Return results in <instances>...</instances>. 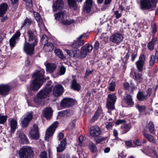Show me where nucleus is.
I'll return each instance as SVG.
<instances>
[{"mask_svg":"<svg viewBox=\"0 0 158 158\" xmlns=\"http://www.w3.org/2000/svg\"><path fill=\"white\" fill-rule=\"evenodd\" d=\"M44 71L41 69L34 73L33 75L34 79L31 84L30 89L35 91L38 90L43 84L44 78Z\"/></svg>","mask_w":158,"mask_h":158,"instance_id":"obj_1","label":"nucleus"},{"mask_svg":"<svg viewBox=\"0 0 158 158\" xmlns=\"http://www.w3.org/2000/svg\"><path fill=\"white\" fill-rule=\"evenodd\" d=\"M54 16L55 19L60 20L63 24L65 25H69L74 22L73 19L70 20L66 19L67 15L66 12L65 11H61L58 13H55Z\"/></svg>","mask_w":158,"mask_h":158,"instance_id":"obj_2","label":"nucleus"},{"mask_svg":"<svg viewBox=\"0 0 158 158\" xmlns=\"http://www.w3.org/2000/svg\"><path fill=\"white\" fill-rule=\"evenodd\" d=\"M33 151L31 148L24 146L19 151L20 158H32L33 156Z\"/></svg>","mask_w":158,"mask_h":158,"instance_id":"obj_3","label":"nucleus"},{"mask_svg":"<svg viewBox=\"0 0 158 158\" xmlns=\"http://www.w3.org/2000/svg\"><path fill=\"white\" fill-rule=\"evenodd\" d=\"M157 0H142L140 1L142 9H154L156 8Z\"/></svg>","mask_w":158,"mask_h":158,"instance_id":"obj_4","label":"nucleus"},{"mask_svg":"<svg viewBox=\"0 0 158 158\" xmlns=\"http://www.w3.org/2000/svg\"><path fill=\"white\" fill-rule=\"evenodd\" d=\"M116 100L115 94H110L107 98L106 107L109 110H112L114 109V104Z\"/></svg>","mask_w":158,"mask_h":158,"instance_id":"obj_5","label":"nucleus"},{"mask_svg":"<svg viewBox=\"0 0 158 158\" xmlns=\"http://www.w3.org/2000/svg\"><path fill=\"white\" fill-rule=\"evenodd\" d=\"M58 125V122L57 121L55 122L46 130L45 136V139L46 140H49V137L53 134L55 129L57 127Z\"/></svg>","mask_w":158,"mask_h":158,"instance_id":"obj_6","label":"nucleus"},{"mask_svg":"<svg viewBox=\"0 0 158 158\" xmlns=\"http://www.w3.org/2000/svg\"><path fill=\"white\" fill-rule=\"evenodd\" d=\"M36 44L30 42L28 43L25 38L23 46V50L27 53L29 55H31L34 51V47Z\"/></svg>","mask_w":158,"mask_h":158,"instance_id":"obj_7","label":"nucleus"},{"mask_svg":"<svg viewBox=\"0 0 158 158\" xmlns=\"http://www.w3.org/2000/svg\"><path fill=\"white\" fill-rule=\"evenodd\" d=\"M29 42L31 43L37 44L38 39L36 36V32L35 30H29L27 32Z\"/></svg>","mask_w":158,"mask_h":158,"instance_id":"obj_8","label":"nucleus"},{"mask_svg":"<svg viewBox=\"0 0 158 158\" xmlns=\"http://www.w3.org/2000/svg\"><path fill=\"white\" fill-rule=\"evenodd\" d=\"M123 39V36L122 35L118 33H115L110 37L111 41L117 44H118L121 43L122 42Z\"/></svg>","mask_w":158,"mask_h":158,"instance_id":"obj_9","label":"nucleus"},{"mask_svg":"<svg viewBox=\"0 0 158 158\" xmlns=\"http://www.w3.org/2000/svg\"><path fill=\"white\" fill-rule=\"evenodd\" d=\"M64 89L63 86L60 84L55 85L53 89V94L56 97L60 96L64 92Z\"/></svg>","mask_w":158,"mask_h":158,"instance_id":"obj_10","label":"nucleus"},{"mask_svg":"<svg viewBox=\"0 0 158 158\" xmlns=\"http://www.w3.org/2000/svg\"><path fill=\"white\" fill-rule=\"evenodd\" d=\"M145 60V56L141 55L139 57V60L135 62V64L139 71L141 72L143 68Z\"/></svg>","mask_w":158,"mask_h":158,"instance_id":"obj_11","label":"nucleus"},{"mask_svg":"<svg viewBox=\"0 0 158 158\" xmlns=\"http://www.w3.org/2000/svg\"><path fill=\"white\" fill-rule=\"evenodd\" d=\"M32 118L33 115L32 112L28 113L26 116L21 121L22 126L24 127H27Z\"/></svg>","mask_w":158,"mask_h":158,"instance_id":"obj_12","label":"nucleus"},{"mask_svg":"<svg viewBox=\"0 0 158 158\" xmlns=\"http://www.w3.org/2000/svg\"><path fill=\"white\" fill-rule=\"evenodd\" d=\"M75 104L74 100L69 98H65L61 101L60 106L62 107H69L72 106Z\"/></svg>","mask_w":158,"mask_h":158,"instance_id":"obj_13","label":"nucleus"},{"mask_svg":"<svg viewBox=\"0 0 158 158\" xmlns=\"http://www.w3.org/2000/svg\"><path fill=\"white\" fill-rule=\"evenodd\" d=\"M29 134L31 138L35 139L39 138V132L38 126L36 124L33 125L31 130L29 131Z\"/></svg>","mask_w":158,"mask_h":158,"instance_id":"obj_14","label":"nucleus"},{"mask_svg":"<svg viewBox=\"0 0 158 158\" xmlns=\"http://www.w3.org/2000/svg\"><path fill=\"white\" fill-rule=\"evenodd\" d=\"M11 89L10 85L7 84L0 85V94L5 96L7 95Z\"/></svg>","mask_w":158,"mask_h":158,"instance_id":"obj_15","label":"nucleus"},{"mask_svg":"<svg viewBox=\"0 0 158 158\" xmlns=\"http://www.w3.org/2000/svg\"><path fill=\"white\" fill-rule=\"evenodd\" d=\"M52 88L51 87L47 88L40 90L38 93L37 96L42 99L47 98L49 93L51 92Z\"/></svg>","mask_w":158,"mask_h":158,"instance_id":"obj_16","label":"nucleus"},{"mask_svg":"<svg viewBox=\"0 0 158 158\" xmlns=\"http://www.w3.org/2000/svg\"><path fill=\"white\" fill-rule=\"evenodd\" d=\"M64 7V3L62 0H57L53 2L52 8L54 12L56 11L57 10H61Z\"/></svg>","mask_w":158,"mask_h":158,"instance_id":"obj_17","label":"nucleus"},{"mask_svg":"<svg viewBox=\"0 0 158 158\" xmlns=\"http://www.w3.org/2000/svg\"><path fill=\"white\" fill-rule=\"evenodd\" d=\"M101 132L100 128L97 126L91 127L90 128L89 133L92 136H98L100 134Z\"/></svg>","mask_w":158,"mask_h":158,"instance_id":"obj_18","label":"nucleus"},{"mask_svg":"<svg viewBox=\"0 0 158 158\" xmlns=\"http://www.w3.org/2000/svg\"><path fill=\"white\" fill-rule=\"evenodd\" d=\"M20 35V33L19 31H17L9 40V44L11 48H13L16 44V40L17 39Z\"/></svg>","mask_w":158,"mask_h":158,"instance_id":"obj_19","label":"nucleus"},{"mask_svg":"<svg viewBox=\"0 0 158 158\" xmlns=\"http://www.w3.org/2000/svg\"><path fill=\"white\" fill-rule=\"evenodd\" d=\"M52 110L50 108H46L43 111V116L47 119H50L52 117Z\"/></svg>","mask_w":158,"mask_h":158,"instance_id":"obj_20","label":"nucleus"},{"mask_svg":"<svg viewBox=\"0 0 158 158\" xmlns=\"http://www.w3.org/2000/svg\"><path fill=\"white\" fill-rule=\"evenodd\" d=\"M92 5V0H86L84 3V11L86 13L89 12Z\"/></svg>","mask_w":158,"mask_h":158,"instance_id":"obj_21","label":"nucleus"},{"mask_svg":"<svg viewBox=\"0 0 158 158\" xmlns=\"http://www.w3.org/2000/svg\"><path fill=\"white\" fill-rule=\"evenodd\" d=\"M66 144V140L65 139H64L63 140L61 141L60 143L57 147V152H59L64 150L65 148Z\"/></svg>","mask_w":158,"mask_h":158,"instance_id":"obj_22","label":"nucleus"},{"mask_svg":"<svg viewBox=\"0 0 158 158\" xmlns=\"http://www.w3.org/2000/svg\"><path fill=\"white\" fill-rule=\"evenodd\" d=\"M45 66L47 71L49 73L53 72L57 67L56 65L54 63H47Z\"/></svg>","mask_w":158,"mask_h":158,"instance_id":"obj_23","label":"nucleus"},{"mask_svg":"<svg viewBox=\"0 0 158 158\" xmlns=\"http://www.w3.org/2000/svg\"><path fill=\"white\" fill-rule=\"evenodd\" d=\"M8 5L6 3H3L0 5V17H2L5 14Z\"/></svg>","mask_w":158,"mask_h":158,"instance_id":"obj_24","label":"nucleus"},{"mask_svg":"<svg viewBox=\"0 0 158 158\" xmlns=\"http://www.w3.org/2000/svg\"><path fill=\"white\" fill-rule=\"evenodd\" d=\"M71 87L72 89L77 91L80 90L81 88L80 85L77 83L76 80L75 79L71 81Z\"/></svg>","mask_w":158,"mask_h":158,"instance_id":"obj_25","label":"nucleus"},{"mask_svg":"<svg viewBox=\"0 0 158 158\" xmlns=\"http://www.w3.org/2000/svg\"><path fill=\"white\" fill-rule=\"evenodd\" d=\"M17 121L14 119H12L10 121V133L11 134H13L17 128Z\"/></svg>","mask_w":158,"mask_h":158,"instance_id":"obj_26","label":"nucleus"},{"mask_svg":"<svg viewBox=\"0 0 158 158\" xmlns=\"http://www.w3.org/2000/svg\"><path fill=\"white\" fill-rule=\"evenodd\" d=\"M68 2L70 8H73L75 10H77L78 6L76 0H68Z\"/></svg>","mask_w":158,"mask_h":158,"instance_id":"obj_27","label":"nucleus"},{"mask_svg":"<svg viewBox=\"0 0 158 158\" xmlns=\"http://www.w3.org/2000/svg\"><path fill=\"white\" fill-rule=\"evenodd\" d=\"M124 100L125 102L128 105L131 106L134 104L131 96L129 94H127V96L124 98Z\"/></svg>","mask_w":158,"mask_h":158,"instance_id":"obj_28","label":"nucleus"},{"mask_svg":"<svg viewBox=\"0 0 158 158\" xmlns=\"http://www.w3.org/2000/svg\"><path fill=\"white\" fill-rule=\"evenodd\" d=\"M19 137L20 141L23 144H27L28 143V140L23 133L21 132L19 134Z\"/></svg>","mask_w":158,"mask_h":158,"instance_id":"obj_29","label":"nucleus"},{"mask_svg":"<svg viewBox=\"0 0 158 158\" xmlns=\"http://www.w3.org/2000/svg\"><path fill=\"white\" fill-rule=\"evenodd\" d=\"M54 48L53 44L51 43L47 42L44 44V50L46 52H49L52 50Z\"/></svg>","mask_w":158,"mask_h":158,"instance_id":"obj_30","label":"nucleus"},{"mask_svg":"<svg viewBox=\"0 0 158 158\" xmlns=\"http://www.w3.org/2000/svg\"><path fill=\"white\" fill-rule=\"evenodd\" d=\"M77 49L69 50L65 49V51L70 56L72 57H77Z\"/></svg>","mask_w":158,"mask_h":158,"instance_id":"obj_31","label":"nucleus"},{"mask_svg":"<svg viewBox=\"0 0 158 158\" xmlns=\"http://www.w3.org/2000/svg\"><path fill=\"white\" fill-rule=\"evenodd\" d=\"M33 14L35 19L38 22L39 25L40 26L41 25L44 26L42 23V20L40 14L36 12H34Z\"/></svg>","mask_w":158,"mask_h":158,"instance_id":"obj_32","label":"nucleus"},{"mask_svg":"<svg viewBox=\"0 0 158 158\" xmlns=\"http://www.w3.org/2000/svg\"><path fill=\"white\" fill-rule=\"evenodd\" d=\"M84 42L83 40H78L74 43L72 46L73 48H77L80 47L84 44Z\"/></svg>","mask_w":158,"mask_h":158,"instance_id":"obj_33","label":"nucleus"},{"mask_svg":"<svg viewBox=\"0 0 158 158\" xmlns=\"http://www.w3.org/2000/svg\"><path fill=\"white\" fill-rule=\"evenodd\" d=\"M143 133L144 136L145 137L149 142L153 143H155L156 141L153 137L151 135L146 133L145 131H143Z\"/></svg>","mask_w":158,"mask_h":158,"instance_id":"obj_34","label":"nucleus"},{"mask_svg":"<svg viewBox=\"0 0 158 158\" xmlns=\"http://www.w3.org/2000/svg\"><path fill=\"white\" fill-rule=\"evenodd\" d=\"M137 98L140 101H144L146 100L148 98L147 96L144 95L142 92H139L137 95Z\"/></svg>","mask_w":158,"mask_h":158,"instance_id":"obj_35","label":"nucleus"},{"mask_svg":"<svg viewBox=\"0 0 158 158\" xmlns=\"http://www.w3.org/2000/svg\"><path fill=\"white\" fill-rule=\"evenodd\" d=\"M101 113L102 110L101 109H98L94 116L91 118V122L93 123L97 120Z\"/></svg>","mask_w":158,"mask_h":158,"instance_id":"obj_36","label":"nucleus"},{"mask_svg":"<svg viewBox=\"0 0 158 158\" xmlns=\"http://www.w3.org/2000/svg\"><path fill=\"white\" fill-rule=\"evenodd\" d=\"M54 52L56 55L58 56L61 59H64L65 58V56L63 55L61 50L59 48H55L54 50Z\"/></svg>","mask_w":158,"mask_h":158,"instance_id":"obj_37","label":"nucleus"},{"mask_svg":"<svg viewBox=\"0 0 158 158\" xmlns=\"http://www.w3.org/2000/svg\"><path fill=\"white\" fill-rule=\"evenodd\" d=\"M148 128L149 131L152 133L154 132V125L153 122L150 121L148 124Z\"/></svg>","mask_w":158,"mask_h":158,"instance_id":"obj_38","label":"nucleus"},{"mask_svg":"<svg viewBox=\"0 0 158 158\" xmlns=\"http://www.w3.org/2000/svg\"><path fill=\"white\" fill-rule=\"evenodd\" d=\"M89 147L91 151L92 152H95L97 150V148L95 144L90 142L89 144Z\"/></svg>","mask_w":158,"mask_h":158,"instance_id":"obj_39","label":"nucleus"},{"mask_svg":"<svg viewBox=\"0 0 158 158\" xmlns=\"http://www.w3.org/2000/svg\"><path fill=\"white\" fill-rule=\"evenodd\" d=\"M82 47L83 48L85 49L89 53L91 52L93 48V46L89 44H86Z\"/></svg>","mask_w":158,"mask_h":158,"instance_id":"obj_40","label":"nucleus"},{"mask_svg":"<svg viewBox=\"0 0 158 158\" xmlns=\"http://www.w3.org/2000/svg\"><path fill=\"white\" fill-rule=\"evenodd\" d=\"M156 40L154 39L153 38L151 41L150 42L148 45V48L151 50H152L154 48V45L155 44Z\"/></svg>","mask_w":158,"mask_h":158,"instance_id":"obj_41","label":"nucleus"},{"mask_svg":"<svg viewBox=\"0 0 158 158\" xmlns=\"http://www.w3.org/2000/svg\"><path fill=\"white\" fill-rule=\"evenodd\" d=\"M84 140V137L83 135H81L78 138V141L76 143V145L78 146H82V142Z\"/></svg>","mask_w":158,"mask_h":158,"instance_id":"obj_42","label":"nucleus"},{"mask_svg":"<svg viewBox=\"0 0 158 158\" xmlns=\"http://www.w3.org/2000/svg\"><path fill=\"white\" fill-rule=\"evenodd\" d=\"M130 129V127L127 124H124L122 126V129L123 133H125L128 132Z\"/></svg>","mask_w":158,"mask_h":158,"instance_id":"obj_43","label":"nucleus"},{"mask_svg":"<svg viewBox=\"0 0 158 158\" xmlns=\"http://www.w3.org/2000/svg\"><path fill=\"white\" fill-rule=\"evenodd\" d=\"M88 53V52L84 48H83V47H82L81 49V56L82 58H84L87 55Z\"/></svg>","mask_w":158,"mask_h":158,"instance_id":"obj_44","label":"nucleus"},{"mask_svg":"<svg viewBox=\"0 0 158 158\" xmlns=\"http://www.w3.org/2000/svg\"><path fill=\"white\" fill-rule=\"evenodd\" d=\"M7 116L0 115V124L4 123L6 121Z\"/></svg>","mask_w":158,"mask_h":158,"instance_id":"obj_45","label":"nucleus"},{"mask_svg":"<svg viewBox=\"0 0 158 158\" xmlns=\"http://www.w3.org/2000/svg\"><path fill=\"white\" fill-rule=\"evenodd\" d=\"M31 21L30 19L26 18L24 21V23H23L22 27L26 26H29L31 24Z\"/></svg>","mask_w":158,"mask_h":158,"instance_id":"obj_46","label":"nucleus"},{"mask_svg":"<svg viewBox=\"0 0 158 158\" xmlns=\"http://www.w3.org/2000/svg\"><path fill=\"white\" fill-rule=\"evenodd\" d=\"M70 113L68 110H65L59 113L60 115L62 116H69Z\"/></svg>","mask_w":158,"mask_h":158,"instance_id":"obj_47","label":"nucleus"},{"mask_svg":"<svg viewBox=\"0 0 158 158\" xmlns=\"http://www.w3.org/2000/svg\"><path fill=\"white\" fill-rule=\"evenodd\" d=\"M48 38L46 35H44L42 38L41 42L43 44H46L48 42Z\"/></svg>","mask_w":158,"mask_h":158,"instance_id":"obj_48","label":"nucleus"},{"mask_svg":"<svg viewBox=\"0 0 158 158\" xmlns=\"http://www.w3.org/2000/svg\"><path fill=\"white\" fill-rule=\"evenodd\" d=\"M115 82H111L109 85L108 87V89L109 90L111 91H114L115 89Z\"/></svg>","mask_w":158,"mask_h":158,"instance_id":"obj_49","label":"nucleus"},{"mask_svg":"<svg viewBox=\"0 0 158 158\" xmlns=\"http://www.w3.org/2000/svg\"><path fill=\"white\" fill-rule=\"evenodd\" d=\"M26 2V6L29 8H31L32 6V0H23Z\"/></svg>","mask_w":158,"mask_h":158,"instance_id":"obj_50","label":"nucleus"},{"mask_svg":"<svg viewBox=\"0 0 158 158\" xmlns=\"http://www.w3.org/2000/svg\"><path fill=\"white\" fill-rule=\"evenodd\" d=\"M42 99L40 98L37 96V97H36L34 98V102L35 103V104L39 105L42 102Z\"/></svg>","mask_w":158,"mask_h":158,"instance_id":"obj_51","label":"nucleus"},{"mask_svg":"<svg viewBox=\"0 0 158 158\" xmlns=\"http://www.w3.org/2000/svg\"><path fill=\"white\" fill-rule=\"evenodd\" d=\"M114 124V123L112 122H106V127L108 129L111 128Z\"/></svg>","mask_w":158,"mask_h":158,"instance_id":"obj_52","label":"nucleus"},{"mask_svg":"<svg viewBox=\"0 0 158 158\" xmlns=\"http://www.w3.org/2000/svg\"><path fill=\"white\" fill-rule=\"evenodd\" d=\"M66 71V68L64 66H62L60 69L59 73L60 75L64 74Z\"/></svg>","mask_w":158,"mask_h":158,"instance_id":"obj_53","label":"nucleus"},{"mask_svg":"<svg viewBox=\"0 0 158 158\" xmlns=\"http://www.w3.org/2000/svg\"><path fill=\"white\" fill-rule=\"evenodd\" d=\"M155 62V57L154 56L152 55L151 57V60L150 61V64L152 66Z\"/></svg>","mask_w":158,"mask_h":158,"instance_id":"obj_54","label":"nucleus"},{"mask_svg":"<svg viewBox=\"0 0 158 158\" xmlns=\"http://www.w3.org/2000/svg\"><path fill=\"white\" fill-rule=\"evenodd\" d=\"M136 89V87L132 83H131L130 87V90L129 91H130L131 93H132L133 92L134 90Z\"/></svg>","mask_w":158,"mask_h":158,"instance_id":"obj_55","label":"nucleus"},{"mask_svg":"<svg viewBox=\"0 0 158 158\" xmlns=\"http://www.w3.org/2000/svg\"><path fill=\"white\" fill-rule=\"evenodd\" d=\"M134 78L136 80H141L142 79L141 74H136L134 77Z\"/></svg>","mask_w":158,"mask_h":158,"instance_id":"obj_56","label":"nucleus"},{"mask_svg":"<svg viewBox=\"0 0 158 158\" xmlns=\"http://www.w3.org/2000/svg\"><path fill=\"white\" fill-rule=\"evenodd\" d=\"M114 14L115 15V17L117 19H118L122 16L121 13H119L118 10H116L114 11Z\"/></svg>","mask_w":158,"mask_h":158,"instance_id":"obj_57","label":"nucleus"},{"mask_svg":"<svg viewBox=\"0 0 158 158\" xmlns=\"http://www.w3.org/2000/svg\"><path fill=\"white\" fill-rule=\"evenodd\" d=\"M124 88L125 89L128 90H130V86L128 82H125L123 84Z\"/></svg>","mask_w":158,"mask_h":158,"instance_id":"obj_58","label":"nucleus"},{"mask_svg":"<svg viewBox=\"0 0 158 158\" xmlns=\"http://www.w3.org/2000/svg\"><path fill=\"white\" fill-rule=\"evenodd\" d=\"M152 32L153 34H155L157 31V28L156 25L154 23L152 26Z\"/></svg>","mask_w":158,"mask_h":158,"instance_id":"obj_59","label":"nucleus"},{"mask_svg":"<svg viewBox=\"0 0 158 158\" xmlns=\"http://www.w3.org/2000/svg\"><path fill=\"white\" fill-rule=\"evenodd\" d=\"M152 91V89L151 88H148L147 90V94L146 95L147 96L148 98L150 96L151 94Z\"/></svg>","mask_w":158,"mask_h":158,"instance_id":"obj_60","label":"nucleus"},{"mask_svg":"<svg viewBox=\"0 0 158 158\" xmlns=\"http://www.w3.org/2000/svg\"><path fill=\"white\" fill-rule=\"evenodd\" d=\"M40 158H47V153L45 152H42L40 154Z\"/></svg>","mask_w":158,"mask_h":158,"instance_id":"obj_61","label":"nucleus"},{"mask_svg":"<svg viewBox=\"0 0 158 158\" xmlns=\"http://www.w3.org/2000/svg\"><path fill=\"white\" fill-rule=\"evenodd\" d=\"M93 72V70H86L85 72V77L87 78L89 74L92 73Z\"/></svg>","mask_w":158,"mask_h":158,"instance_id":"obj_62","label":"nucleus"},{"mask_svg":"<svg viewBox=\"0 0 158 158\" xmlns=\"http://www.w3.org/2000/svg\"><path fill=\"white\" fill-rule=\"evenodd\" d=\"M124 122H125V121L124 120L118 119L116 121L115 123L116 124L118 125Z\"/></svg>","mask_w":158,"mask_h":158,"instance_id":"obj_63","label":"nucleus"},{"mask_svg":"<svg viewBox=\"0 0 158 158\" xmlns=\"http://www.w3.org/2000/svg\"><path fill=\"white\" fill-rule=\"evenodd\" d=\"M99 45H100V44H99V42L98 41H96L94 45V48L96 50L98 49L99 48Z\"/></svg>","mask_w":158,"mask_h":158,"instance_id":"obj_64","label":"nucleus"}]
</instances>
